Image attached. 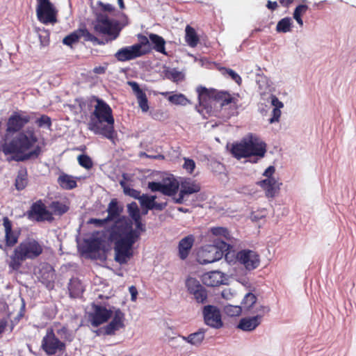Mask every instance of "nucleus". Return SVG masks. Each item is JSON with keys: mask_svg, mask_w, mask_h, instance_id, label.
<instances>
[{"mask_svg": "<svg viewBox=\"0 0 356 356\" xmlns=\"http://www.w3.org/2000/svg\"><path fill=\"white\" fill-rule=\"evenodd\" d=\"M186 42L191 47L197 46L199 42V38L195 30L189 25L186 27Z\"/></svg>", "mask_w": 356, "mask_h": 356, "instance_id": "c9c22d12", "label": "nucleus"}, {"mask_svg": "<svg viewBox=\"0 0 356 356\" xmlns=\"http://www.w3.org/2000/svg\"><path fill=\"white\" fill-rule=\"evenodd\" d=\"M236 99L232 97V95L228 92H225L224 95L222 97V100L219 102V104L222 106H227L232 102L236 103Z\"/></svg>", "mask_w": 356, "mask_h": 356, "instance_id": "864d4df0", "label": "nucleus"}, {"mask_svg": "<svg viewBox=\"0 0 356 356\" xmlns=\"http://www.w3.org/2000/svg\"><path fill=\"white\" fill-rule=\"evenodd\" d=\"M77 161L79 164L86 169H91L93 166V162L91 158L87 154H81L78 156Z\"/></svg>", "mask_w": 356, "mask_h": 356, "instance_id": "a18cd8bd", "label": "nucleus"}, {"mask_svg": "<svg viewBox=\"0 0 356 356\" xmlns=\"http://www.w3.org/2000/svg\"><path fill=\"white\" fill-rule=\"evenodd\" d=\"M68 290L72 297L76 298L84 291L81 282L78 278H72L68 284Z\"/></svg>", "mask_w": 356, "mask_h": 356, "instance_id": "72a5a7b5", "label": "nucleus"}, {"mask_svg": "<svg viewBox=\"0 0 356 356\" xmlns=\"http://www.w3.org/2000/svg\"><path fill=\"white\" fill-rule=\"evenodd\" d=\"M88 107L94 106L90 113L88 129L96 135L113 140L116 135L114 123L115 119L111 106L102 99L92 95L88 99Z\"/></svg>", "mask_w": 356, "mask_h": 356, "instance_id": "7ed1b4c3", "label": "nucleus"}, {"mask_svg": "<svg viewBox=\"0 0 356 356\" xmlns=\"http://www.w3.org/2000/svg\"><path fill=\"white\" fill-rule=\"evenodd\" d=\"M231 247L230 244L222 241L217 242L216 245H208L199 252L198 261L207 264L218 261L222 257V252L229 250Z\"/></svg>", "mask_w": 356, "mask_h": 356, "instance_id": "0eeeda50", "label": "nucleus"}, {"mask_svg": "<svg viewBox=\"0 0 356 356\" xmlns=\"http://www.w3.org/2000/svg\"><path fill=\"white\" fill-rule=\"evenodd\" d=\"M291 19L290 17H284L277 24L276 31L279 33H287L291 31Z\"/></svg>", "mask_w": 356, "mask_h": 356, "instance_id": "ea45409f", "label": "nucleus"}, {"mask_svg": "<svg viewBox=\"0 0 356 356\" xmlns=\"http://www.w3.org/2000/svg\"><path fill=\"white\" fill-rule=\"evenodd\" d=\"M28 184L26 170H20L18 172L15 179V186L18 191L24 189Z\"/></svg>", "mask_w": 356, "mask_h": 356, "instance_id": "4c0bfd02", "label": "nucleus"}, {"mask_svg": "<svg viewBox=\"0 0 356 356\" xmlns=\"http://www.w3.org/2000/svg\"><path fill=\"white\" fill-rule=\"evenodd\" d=\"M38 19L44 24L56 22V10L50 0H36Z\"/></svg>", "mask_w": 356, "mask_h": 356, "instance_id": "9d476101", "label": "nucleus"}, {"mask_svg": "<svg viewBox=\"0 0 356 356\" xmlns=\"http://www.w3.org/2000/svg\"><path fill=\"white\" fill-rule=\"evenodd\" d=\"M156 198V195L143 194L139 201L142 209H146L147 210L154 209L156 211H163L167 207V202H156L155 201Z\"/></svg>", "mask_w": 356, "mask_h": 356, "instance_id": "412c9836", "label": "nucleus"}, {"mask_svg": "<svg viewBox=\"0 0 356 356\" xmlns=\"http://www.w3.org/2000/svg\"><path fill=\"white\" fill-rule=\"evenodd\" d=\"M137 37L138 39V42L134 44V46L139 49V54L141 55V56L149 54L152 50L151 44L149 42L150 40L142 34H138Z\"/></svg>", "mask_w": 356, "mask_h": 356, "instance_id": "c756f323", "label": "nucleus"}, {"mask_svg": "<svg viewBox=\"0 0 356 356\" xmlns=\"http://www.w3.org/2000/svg\"><path fill=\"white\" fill-rule=\"evenodd\" d=\"M67 344L58 337L52 328L47 330L41 341V349L48 356L55 355L58 353L66 350Z\"/></svg>", "mask_w": 356, "mask_h": 356, "instance_id": "6e6552de", "label": "nucleus"}, {"mask_svg": "<svg viewBox=\"0 0 356 356\" xmlns=\"http://www.w3.org/2000/svg\"><path fill=\"white\" fill-rule=\"evenodd\" d=\"M76 177L62 172L58 177L57 182L64 190H72L77 186Z\"/></svg>", "mask_w": 356, "mask_h": 356, "instance_id": "cd10ccee", "label": "nucleus"}, {"mask_svg": "<svg viewBox=\"0 0 356 356\" xmlns=\"http://www.w3.org/2000/svg\"><path fill=\"white\" fill-rule=\"evenodd\" d=\"M106 67L102 66H97L94 67L93 72L97 74H103L106 72Z\"/></svg>", "mask_w": 356, "mask_h": 356, "instance_id": "338daca9", "label": "nucleus"}, {"mask_svg": "<svg viewBox=\"0 0 356 356\" xmlns=\"http://www.w3.org/2000/svg\"><path fill=\"white\" fill-rule=\"evenodd\" d=\"M183 167L187 172L192 173L195 168V163L193 159L185 158Z\"/></svg>", "mask_w": 356, "mask_h": 356, "instance_id": "4d7b16f0", "label": "nucleus"}, {"mask_svg": "<svg viewBox=\"0 0 356 356\" xmlns=\"http://www.w3.org/2000/svg\"><path fill=\"white\" fill-rule=\"evenodd\" d=\"M224 312L229 316H238L241 314L242 308L241 306L229 305L225 307Z\"/></svg>", "mask_w": 356, "mask_h": 356, "instance_id": "de8ad7c7", "label": "nucleus"}, {"mask_svg": "<svg viewBox=\"0 0 356 356\" xmlns=\"http://www.w3.org/2000/svg\"><path fill=\"white\" fill-rule=\"evenodd\" d=\"M266 152V144L258 137L250 135L240 143H234L231 148L232 154L236 159L257 156L263 158Z\"/></svg>", "mask_w": 356, "mask_h": 356, "instance_id": "39448f33", "label": "nucleus"}, {"mask_svg": "<svg viewBox=\"0 0 356 356\" xmlns=\"http://www.w3.org/2000/svg\"><path fill=\"white\" fill-rule=\"evenodd\" d=\"M140 238V233L134 230L131 222L118 220L111 227L109 240L114 242L115 260L125 264L133 257V245Z\"/></svg>", "mask_w": 356, "mask_h": 356, "instance_id": "f03ea898", "label": "nucleus"}, {"mask_svg": "<svg viewBox=\"0 0 356 356\" xmlns=\"http://www.w3.org/2000/svg\"><path fill=\"white\" fill-rule=\"evenodd\" d=\"M129 291L131 293V299L132 301H135L136 300V298H137V295H138V290L136 289V286H131L129 288Z\"/></svg>", "mask_w": 356, "mask_h": 356, "instance_id": "69168bd1", "label": "nucleus"}, {"mask_svg": "<svg viewBox=\"0 0 356 356\" xmlns=\"http://www.w3.org/2000/svg\"><path fill=\"white\" fill-rule=\"evenodd\" d=\"M38 138L33 128L17 133L10 140L0 145V151L5 155H12L9 161L17 162L37 159L42 153L39 145L35 146Z\"/></svg>", "mask_w": 356, "mask_h": 356, "instance_id": "f257e3e1", "label": "nucleus"}, {"mask_svg": "<svg viewBox=\"0 0 356 356\" xmlns=\"http://www.w3.org/2000/svg\"><path fill=\"white\" fill-rule=\"evenodd\" d=\"M93 312L89 316L93 327H98L106 323L112 316L113 312L102 305H93Z\"/></svg>", "mask_w": 356, "mask_h": 356, "instance_id": "f3484780", "label": "nucleus"}, {"mask_svg": "<svg viewBox=\"0 0 356 356\" xmlns=\"http://www.w3.org/2000/svg\"><path fill=\"white\" fill-rule=\"evenodd\" d=\"M102 241L99 238H92L87 243L88 251L90 252H97L101 248Z\"/></svg>", "mask_w": 356, "mask_h": 356, "instance_id": "09e8293b", "label": "nucleus"}, {"mask_svg": "<svg viewBox=\"0 0 356 356\" xmlns=\"http://www.w3.org/2000/svg\"><path fill=\"white\" fill-rule=\"evenodd\" d=\"M222 73L227 74L236 83L241 84L242 82L241 77L233 70L229 68H222Z\"/></svg>", "mask_w": 356, "mask_h": 356, "instance_id": "3c124183", "label": "nucleus"}, {"mask_svg": "<svg viewBox=\"0 0 356 356\" xmlns=\"http://www.w3.org/2000/svg\"><path fill=\"white\" fill-rule=\"evenodd\" d=\"M275 168L273 166H269L268 168H267L266 169V170L264 171L263 175L266 177L267 179H274L273 177H272V175H273V173L275 172Z\"/></svg>", "mask_w": 356, "mask_h": 356, "instance_id": "0e129e2a", "label": "nucleus"}, {"mask_svg": "<svg viewBox=\"0 0 356 356\" xmlns=\"http://www.w3.org/2000/svg\"><path fill=\"white\" fill-rule=\"evenodd\" d=\"M271 104L274 108L280 109L284 106V104L280 102L276 96L273 95L271 97Z\"/></svg>", "mask_w": 356, "mask_h": 356, "instance_id": "680f3d73", "label": "nucleus"}, {"mask_svg": "<svg viewBox=\"0 0 356 356\" xmlns=\"http://www.w3.org/2000/svg\"><path fill=\"white\" fill-rule=\"evenodd\" d=\"M195 242V237L193 235H188L183 238L178 245L179 257L181 259H186Z\"/></svg>", "mask_w": 356, "mask_h": 356, "instance_id": "a878e982", "label": "nucleus"}, {"mask_svg": "<svg viewBox=\"0 0 356 356\" xmlns=\"http://www.w3.org/2000/svg\"><path fill=\"white\" fill-rule=\"evenodd\" d=\"M127 209H128V211H129V213L130 216L132 213H136L137 212H139V211H140L137 204L135 202H133L131 204H129L127 206Z\"/></svg>", "mask_w": 356, "mask_h": 356, "instance_id": "e2e57ef3", "label": "nucleus"}, {"mask_svg": "<svg viewBox=\"0 0 356 356\" xmlns=\"http://www.w3.org/2000/svg\"><path fill=\"white\" fill-rule=\"evenodd\" d=\"M38 279L48 289H52L56 278L55 270L50 265H46L39 271Z\"/></svg>", "mask_w": 356, "mask_h": 356, "instance_id": "5701e85b", "label": "nucleus"}, {"mask_svg": "<svg viewBox=\"0 0 356 356\" xmlns=\"http://www.w3.org/2000/svg\"><path fill=\"white\" fill-rule=\"evenodd\" d=\"M124 314L120 309H115L111 321L103 328L104 334L106 335L115 334L117 331L124 327Z\"/></svg>", "mask_w": 356, "mask_h": 356, "instance_id": "a211bd4d", "label": "nucleus"}, {"mask_svg": "<svg viewBox=\"0 0 356 356\" xmlns=\"http://www.w3.org/2000/svg\"><path fill=\"white\" fill-rule=\"evenodd\" d=\"M78 33L81 38H83L86 41H90L92 42H97L99 44H104L102 42L99 41V39L90 33L88 30L86 28L84 29H79Z\"/></svg>", "mask_w": 356, "mask_h": 356, "instance_id": "37998d69", "label": "nucleus"}, {"mask_svg": "<svg viewBox=\"0 0 356 356\" xmlns=\"http://www.w3.org/2000/svg\"><path fill=\"white\" fill-rule=\"evenodd\" d=\"M226 91H220L216 89L212 88V97L213 101L219 103L222 100V97L224 95Z\"/></svg>", "mask_w": 356, "mask_h": 356, "instance_id": "bf43d9fd", "label": "nucleus"}, {"mask_svg": "<svg viewBox=\"0 0 356 356\" xmlns=\"http://www.w3.org/2000/svg\"><path fill=\"white\" fill-rule=\"evenodd\" d=\"M35 124L38 127H47L48 129H50L51 127V120L48 115H42L40 118L35 120Z\"/></svg>", "mask_w": 356, "mask_h": 356, "instance_id": "8fccbe9b", "label": "nucleus"}, {"mask_svg": "<svg viewBox=\"0 0 356 356\" xmlns=\"http://www.w3.org/2000/svg\"><path fill=\"white\" fill-rule=\"evenodd\" d=\"M149 39L153 44V49L156 51L167 55L165 48V41L163 37L155 33H149Z\"/></svg>", "mask_w": 356, "mask_h": 356, "instance_id": "2f4dec72", "label": "nucleus"}, {"mask_svg": "<svg viewBox=\"0 0 356 356\" xmlns=\"http://www.w3.org/2000/svg\"><path fill=\"white\" fill-rule=\"evenodd\" d=\"M110 222L109 220H107V217L104 219H97V218H90L88 220V224H92L97 227H102L107 222Z\"/></svg>", "mask_w": 356, "mask_h": 356, "instance_id": "6e6d98bb", "label": "nucleus"}, {"mask_svg": "<svg viewBox=\"0 0 356 356\" xmlns=\"http://www.w3.org/2000/svg\"><path fill=\"white\" fill-rule=\"evenodd\" d=\"M31 120V116L26 111H14L8 118L6 124V132L19 133Z\"/></svg>", "mask_w": 356, "mask_h": 356, "instance_id": "9b49d317", "label": "nucleus"}, {"mask_svg": "<svg viewBox=\"0 0 356 356\" xmlns=\"http://www.w3.org/2000/svg\"><path fill=\"white\" fill-rule=\"evenodd\" d=\"M26 216L29 219L37 222H51L54 220L52 213L47 209L42 200H38L31 204L26 212Z\"/></svg>", "mask_w": 356, "mask_h": 356, "instance_id": "f8f14e48", "label": "nucleus"}, {"mask_svg": "<svg viewBox=\"0 0 356 356\" xmlns=\"http://www.w3.org/2000/svg\"><path fill=\"white\" fill-rule=\"evenodd\" d=\"M56 334L60 337L59 339L64 341L71 343L74 339V334L72 330H70L67 325H61L59 329L56 330Z\"/></svg>", "mask_w": 356, "mask_h": 356, "instance_id": "f704fd0d", "label": "nucleus"}, {"mask_svg": "<svg viewBox=\"0 0 356 356\" xmlns=\"http://www.w3.org/2000/svg\"><path fill=\"white\" fill-rule=\"evenodd\" d=\"M270 312L268 306L259 305L256 307L253 313L255 316L242 318L237 327L243 331L250 332L255 330L261 323L263 317Z\"/></svg>", "mask_w": 356, "mask_h": 356, "instance_id": "1a4fd4ad", "label": "nucleus"}, {"mask_svg": "<svg viewBox=\"0 0 356 356\" xmlns=\"http://www.w3.org/2000/svg\"><path fill=\"white\" fill-rule=\"evenodd\" d=\"M181 74L180 72H178L175 70H172L171 71H169L166 74V76L168 79H171L174 82H177L181 79Z\"/></svg>", "mask_w": 356, "mask_h": 356, "instance_id": "13d9d810", "label": "nucleus"}, {"mask_svg": "<svg viewBox=\"0 0 356 356\" xmlns=\"http://www.w3.org/2000/svg\"><path fill=\"white\" fill-rule=\"evenodd\" d=\"M106 211L108 212L107 220L111 221L120 217L123 208L119 206L118 200L113 198L109 202Z\"/></svg>", "mask_w": 356, "mask_h": 356, "instance_id": "c85d7f7f", "label": "nucleus"}, {"mask_svg": "<svg viewBox=\"0 0 356 356\" xmlns=\"http://www.w3.org/2000/svg\"><path fill=\"white\" fill-rule=\"evenodd\" d=\"M266 7L271 10H275L277 8L278 5L277 1H268Z\"/></svg>", "mask_w": 356, "mask_h": 356, "instance_id": "774afa93", "label": "nucleus"}, {"mask_svg": "<svg viewBox=\"0 0 356 356\" xmlns=\"http://www.w3.org/2000/svg\"><path fill=\"white\" fill-rule=\"evenodd\" d=\"M308 6L305 4L298 5L294 10L293 16L297 23L300 26H303V21L302 19V15L306 13L308 10Z\"/></svg>", "mask_w": 356, "mask_h": 356, "instance_id": "58836bf2", "label": "nucleus"}, {"mask_svg": "<svg viewBox=\"0 0 356 356\" xmlns=\"http://www.w3.org/2000/svg\"><path fill=\"white\" fill-rule=\"evenodd\" d=\"M224 274L220 271L215 270L204 273L202 276L203 283L209 286H218L224 284Z\"/></svg>", "mask_w": 356, "mask_h": 356, "instance_id": "b1692460", "label": "nucleus"}, {"mask_svg": "<svg viewBox=\"0 0 356 356\" xmlns=\"http://www.w3.org/2000/svg\"><path fill=\"white\" fill-rule=\"evenodd\" d=\"M97 6L102 12L112 13L115 10V7L110 3H104L101 1L97 2Z\"/></svg>", "mask_w": 356, "mask_h": 356, "instance_id": "603ef678", "label": "nucleus"}, {"mask_svg": "<svg viewBox=\"0 0 356 356\" xmlns=\"http://www.w3.org/2000/svg\"><path fill=\"white\" fill-rule=\"evenodd\" d=\"M257 184L264 190L267 197H274L280 190L275 179H265Z\"/></svg>", "mask_w": 356, "mask_h": 356, "instance_id": "bb28decb", "label": "nucleus"}, {"mask_svg": "<svg viewBox=\"0 0 356 356\" xmlns=\"http://www.w3.org/2000/svg\"><path fill=\"white\" fill-rule=\"evenodd\" d=\"M139 49L136 48L134 44L131 46L124 47L120 49L114 55L115 58L120 62L134 60L136 58L141 57L139 54Z\"/></svg>", "mask_w": 356, "mask_h": 356, "instance_id": "4be33fe9", "label": "nucleus"}, {"mask_svg": "<svg viewBox=\"0 0 356 356\" xmlns=\"http://www.w3.org/2000/svg\"><path fill=\"white\" fill-rule=\"evenodd\" d=\"M132 90L136 96L139 107L143 112H147L149 110L148 100L144 91L140 88L139 85L135 81H130Z\"/></svg>", "mask_w": 356, "mask_h": 356, "instance_id": "393cba45", "label": "nucleus"}, {"mask_svg": "<svg viewBox=\"0 0 356 356\" xmlns=\"http://www.w3.org/2000/svg\"><path fill=\"white\" fill-rule=\"evenodd\" d=\"M236 259L248 270H252L257 268L260 264L259 254L250 250L239 251L236 254Z\"/></svg>", "mask_w": 356, "mask_h": 356, "instance_id": "2eb2a0df", "label": "nucleus"}, {"mask_svg": "<svg viewBox=\"0 0 356 356\" xmlns=\"http://www.w3.org/2000/svg\"><path fill=\"white\" fill-rule=\"evenodd\" d=\"M198 95V105L196 106V110L204 118L212 111L211 102L213 101L212 88H207L204 86H198L196 89Z\"/></svg>", "mask_w": 356, "mask_h": 356, "instance_id": "ddd939ff", "label": "nucleus"}, {"mask_svg": "<svg viewBox=\"0 0 356 356\" xmlns=\"http://www.w3.org/2000/svg\"><path fill=\"white\" fill-rule=\"evenodd\" d=\"M80 39V35L78 33V29L75 30L70 34L66 35L63 40V43L67 46L72 47L73 44L77 43Z\"/></svg>", "mask_w": 356, "mask_h": 356, "instance_id": "c03bdc74", "label": "nucleus"}, {"mask_svg": "<svg viewBox=\"0 0 356 356\" xmlns=\"http://www.w3.org/2000/svg\"><path fill=\"white\" fill-rule=\"evenodd\" d=\"M148 188L152 192L159 191L163 195L172 196L177 192L179 186L177 183L174 181H170L168 184L152 181L148 183Z\"/></svg>", "mask_w": 356, "mask_h": 356, "instance_id": "aec40b11", "label": "nucleus"}, {"mask_svg": "<svg viewBox=\"0 0 356 356\" xmlns=\"http://www.w3.org/2000/svg\"><path fill=\"white\" fill-rule=\"evenodd\" d=\"M201 189V187L199 184L196 183L195 181H192L191 179L184 180L181 184V194H186V195H189L193 193H198Z\"/></svg>", "mask_w": 356, "mask_h": 356, "instance_id": "7c9ffc66", "label": "nucleus"}, {"mask_svg": "<svg viewBox=\"0 0 356 356\" xmlns=\"http://www.w3.org/2000/svg\"><path fill=\"white\" fill-rule=\"evenodd\" d=\"M3 225L5 229V245L0 244V249L6 251V248H12L18 242V235L13 231V225L8 217L3 219Z\"/></svg>", "mask_w": 356, "mask_h": 356, "instance_id": "6ab92c4d", "label": "nucleus"}, {"mask_svg": "<svg viewBox=\"0 0 356 356\" xmlns=\"http://www.w3.org/2000/svg\"><path fill=\"white\" fill-rule=\"evenodd\" d=\"M257 297L252 293H248L244 297L242 304L245 310L249 311L254 307L257 302Z\"/></svg>", "mask_w": 356, "mask_h": 356, "instance_id": "79ce46f5", "label": "nucleus"}, {"mask_svg": "<svg viewBox=\"0 0 356 356\" xmlns=\"http://www.w3.org/2000/svg\"><path fill=\"white\" fill-rule=\"evenodd\" d=\"M211 232L214 236H222L227 241L231 240L229 232L227 228L222 227H213L211 229Z\"/></svg>", "mask_w": 356, "mask_h": 356, "instance_id": "49530a36", "label": "nucleus"}, {"mask_svg": "<svg viewBox=\"0 0 356 356\" xmlns=\"http://www.w3.org/2000/svg\"><path fill=\"white\" fill-rule=\"evenodd\" d=\"M186 287L188 292L193 296L198 303H204L207 299V291L200 282L193 277H188L186 280Z\"/></svg>", "mask_w": 356, "mask_h": 356, "instance_id": "4468645a", "label": "nucleus"}, {"mask_svg": "<svg viewBox=\"0 0 356 356\" xmlns=\"http://www.w3.org/2000/svg\"><path fill=\"white\" fill-rule=\"evenodd\" d=\"M205 332L203 329H200L197 332L192 333L187 337L180 336V337L187 343L198 346L204 339Z\"/></svg>", "mask_w": 356, "mask_h": 356, "instance_id": "473e14b6", "label": "nucleus"}, {"mask_svg": "<svg viewBox=\"0 0 356 356\" xmlns=\"http://www.w3.org/2000/svg\"><path fill=\"white\" fill-rule=\"evenodd\" d=\"M43 252V247L37 240L28 238L22 241L13 250L10 257L8 267L18 271L22 263L26 259H35Z\"/></svg>", "mask_w": 356, "mask_h": 356, "instance_id": "20e7f679", "label": "nucleus"}, {"mask_svg": "<svg viewBox=\"0 0 356 356\" xmlns=\"http://www.w3.org/2000/svg\"><path fill=\"white\" fill-rule=\"evenodd\" d=\"M49 208L52 211H51L52 215L55 214L57 216H62L69 210V207L60 201L51 202L49 204Z\"/></svg>", "mask_w": 356, "mask_h": 356, "instance_id": "e433bc0d", "label": "nucleus"}, {"mask_svg": "<svg viewBox=\"0 0 356 356\" xmlns=\"http://www.w3.org/2000/svg\"><path fill=\"white\" fill-rule=\"evenodd\" d=\"M203 316L205 323L211 327L220 328L223 325L220 311L216 306H204Z\"/></svg>", "mask_w": 356, "mask_h": 356, "instance_id": "dca6fc26", "label": "nucleus"}, {"mask_svg": "<svg viewBox=\"0 0 356 356\" xmlns=\"http://www.w3.org/2000/svg\"><path fill=\"white\" fill-rule=\"evenodd\" d=\"M124 192L126 195H128L135 199H137L140 201L142 195H140V192L138 190L131 188L129 187H124Z\"/></svg>", "mask_w": 356, "mask_h": 356, "instance_id": "5fc2aeb1", "label": "nucleus"}, {"mask_svg": "<svg viewBox=\"0 0 356 356\" xmlns=\"http://www.w3.org/2000/svg\"><path fill=\"white\" fill-rule=\"evenodd\" d=\"M94 29L99 34L108 35L111 40H115L121 30L118 21L110 19L106 15L104 14L97 15Z\"/></svg>", "mask_w": 356, "mask_h": 356, "instance_id": "423d86ee", "label": "nucleus"}, {"mask_svg": "<svg viewBox=\"0 0 356 356\" xmlns=\"http://www.w3.org/2000/svg\"><path fill=\"white\" fill-rule=\"evenodd\" d=\"M272 118L269 119V122L270 124L279 122L281 116V111L277 108H273L272 111Z\"/></svg>", "mask_w": 356, "mask_h": 356, "instance_id": "052dcab7", "label": "nucleus"}, {"mask_svg": "<svg viewBox=\"0 0 356 356\" xmlns=\"http://www.w3.org/2000/svg\"><path fill=\"white\" fill-rule=\"evenodd\" d=\"M168 100L175 105L186 106L189 103V100L183 94H175L170 95Z\"/></svg>", "mask_w": 356, "mask_h": 356, "instance_id": "a19ab883", "label": "nucleus"}]
</instances>
